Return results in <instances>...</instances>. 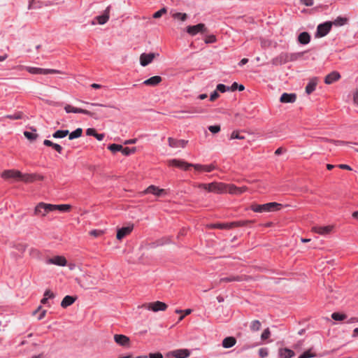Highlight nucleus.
<instances>
[{
    "label": "nucleus",
    "instance_id": "obj_56",
    "mask_svg": "<svg viewBox=\"0 0 358 358\" xmlns=\"http://www.w3.org/2000/svg\"><path fill=\"white\" fill-rule=\"evenodd\" d=\"M208 129L210 132H212L213 134H216L220 131V125L209 126Z\"/></svg>",
    "mask_w": 358,
    "mask_h": 358
},
{
    "label": "nucleus",
    "instance_id": "obj_16",
    "mask_svg": "<svg viewBox=\"0 0 358 358\" xmlns=\"http://www.w3.org/2000/svg\"><path fill=\"white\" fill-rule=\"evenodd\" d=\"M243 279L241 278V277H240V276H235V275H231V276H229V277L222 278L218 281L214 282L213 285L211 287V289L215 287H217V286L220 285V284H222L223 282H234V281H241Z\"/></svg>",
    "mask_w": 358,
    "mask_h": 358
},
{
    "label": "nucleus",
    "instance_id": "obj_17",
    "mask_svg": "<svg viewBox=\"0 0 358 358\" xmlns=\"http://www.w3.org/2000/svg\"><path fill=\"white\" fill-rule=\"evenodd\" d=\"M333 226L331 225L324 227L315 226L312 228V231L320 235L329 234L331 232Z\"/></svg>",
    "mask_w": 358,
    "mask_h": 358
},
{
    "label": "nucleus",
    "instance_id": "obj_52",
    "mask_svg": "<svg viewBox=\"0 0 358 358\" xmlns=\"http://www.w3.org/2000/svg\"><path fill=\"white\" fill-rule=\"evenodd\" d=\"M245 137L243 136H241L238 131H234L230 136V139H244Z\"/></svg>",
    "mask_w": 358,
    "mask_h": 358
},
{
    "label": "nucleus",
    "instance_id": "obj_22",
    "mask_svg": "<svg viewBox=\"0 0 358 358\" xmlns=\"http://www.w3.org/2000/svg\"><path fill=\"white\" fill-rule=\"evenodd\" d=\"M162 80V79L160 76H155L143 81V84L148 86H156L159 85Z\"/></svg>",
    "mask_w": 358,
    "mask_h": 358
},
{
    "label": "nucleus",
    "instance_id": "obj_47",
    "mask_svg": "<svg viewBox=\"0 0 358 358\" xmlns=\"http://www.w3.org/2000/svg\"><path fill=\"white\" fill-rule=\"evenodd\" d=\"M22 117V113L21 112H18L14 115H8L4 117V118H8L10 120H20Z\"/></svg>",
    "mask_w": 358,
    "mask_h": 358
},
{
    "label": "nucleus",
    "instance_id": "obj_45",
    "mask_svg": "<svg viewBox=\"0 0 358 358\" xmlns=\"http://www.w3.org/2000/svg\"><path fill=\"white\" fill-rule=\"evenodd\" d=\"M216 41H217V38L213 34L206 36L204 39V42L207 44L213 43H215Z\"/></svg>",
    "mask_w": 358,
    "mask_h": 358
},
{
    "label": "nucleus",
    "instance_id": "obj_30",
    "mask_svg": "<svg viewBox=\"0 0 358 358\" xmlns=\"http://www.w3.org/2000/svg\"><path fill=\"white\" fill-rule=\"evenodd\" d=\"M298 41L301 44H308L310 41V36L308 32H302L299 35Z\"/></svg>",
    "mask_w": 358,
    "mask_h": 358
},
{
    "label": "nucleus",
    "instance_id": "obj_53",
    "mask_svg": "<svg viewBox=\"0 0 358 358\" xmlns=\"http://www.w3.org/2000/svg\"><path fill=\"white\" fill-rule=\"evenodd\" d=\"M229 223L226 224H212L210 227L211 228H218V229H231V227H229Z\"/></svg>",
    "mask_w": 358,
    "mask_h": 358
},
{
    "label": "nucleus",
    "instance_id": "obj_10",
    "mask_svg": "<svg viewBox=\"0 0 358 358\" xmlns=\"http://www.w3.org/2000/svg\"><path fill=\"white\" fill-rule=\"evenodd\" d=\"M134 229V225L131 224L127 227H122L117 229L116 238L117 240L121 241L125 236L131 233Z\"/></svg>",
    "mask_w": 358,
    "mask_h": 358
},
{
    "label": "nucleus",
    "instance_id": "obj_13",
    "mask_svg": "<svg viewBox=\"0 0 358 358\" xmlns=\"http://www.w3.org/2000/svg\"><path fill=\"white\" fill-rule=\"evenodd\" d=\"M143 194H152L157 196H161L166 194L164 189H160L155 185L149 186L143 192Z\"/></svg>",
    "mask_w": 358,
    "mask_h": 358
},
{
    "label": "nucleus",
    "instance_id": "obj_12",
    "mask_svg": "<svg viewBox=\"0 0 358 358\" xmlns=\"http://www.w3.org/2000/svg\"><path fill=\"white\" fill-rule=\"evenodd\" d=\"M115 342L120 346L129 347L130 339L128 336L122 334H115L114 335Z\"/></svg>",
    "mask_w": 358,
    "mask_h": 358
},
{
    "label": "nucleus",
    "instance_id": "obj_46",
    "mask_svg": "<svg viewBox=\"0 0 358 358\" xmlns=\"http://www.w3.org/2000/svg\"><path fill=\"white\" fill-rule=\"evenodd\" d=\"M193 164L187 163L185 161L180 160V164L178 168L182 169L183 170H187L189 167H192Z\"/></svg>",
    "mask_w": 358,
    "mask_h": 358
},
{
    "label": "nucleus",
    "instance_id": "obj_61",
    "mask_svg": "<svg viewBox=\"0 0 358 358\" xmlns=\"http://www.w3.org/2000/svg\"><path fill=\"white\" fill-rule=\"evenodd\" d=\"M41 6L40 5H37L36 4V0H31L30 2H29V9H32V8H40Z\"/></svg>",
    "mask_w": 358,
    "mask_h": 358
},
{
    "label": "nucleus",
    "instance_id": "obj_29",
    "mask_svg": "<svg viewBox=\"0 0 358 358\" xmlns=\"http://www.w3.org/2000/svg\"><path fill=\"white\" fill-rule=\"evenodd\" d=\"M279 355L283 358H292L295 355V353L290 349L282 348L279 350Z\"/></svg>",
    "mask_w": 358,
    "mask_h": 358
},
{
    "label": "nucleus",
    "instance_id": "obj_9",
    "mask_svg": "<svg viewBox=\"0 0 358 358\" xmlns=\"http://www.w3.org/2000/svg\"><path fill=\"white\" fill-rule=\"evenodd\" d=\"M44 177L41 175L33 173V174H22L20 176V180L24 181V182H33L36 180H43Z\"/></svg>",
    "mask_w": 358,
    "mask_h": 358
},
{
    "label": "nucleus",
    "instance_id": "obj_36",
    "mask_svg": "<svg viewBox=\"0 0 358 358\" xmlns=\"http://www.w3.org/2000/svg\"><path fill=\"white\" fill-rule=\"evenodd\" d=\"M348 19L344 17H338L333 22H331L332 24L335 26H343L347 24Z\"/></svg>",
    "mask_w": 358,
    "mask_h": 358
},
{
    "label": "nucleus",
    "instance_id": "obj_58",
    "mask_svg": "<svg viewBox=\"0 0 358 358\" xmlns=\"http://www.w3.org/2000/svg\"><path fill=\"white\" fill-rule=\"evenodd\" d=\"M268 354V350L266 348H260L259 350V355L262 358L267 357Z\"/></svg>",
    "mask_w": 358,
    "mask_h": 358
},
{
    "label": "nucleus",
    "instance_id": "obj_18",
    "mask_svg": "<svg viewBox=\"0 0 358 358\" xmlns=\"http://www.w3.org/2000/svg\"><path fill=\"white\" fill-rule=\"evenodd\" d=\"M169 145L171 148H185L187 141L185 140H177L171 137L168 138Z\"/></svg>",
    "mask_w": 358,
    "mask_h": 358
},
{
    "label": "nucleus",
    "instance_id": "obj_7",
    "mask_svg": "<svg viewBox=\"0 0 358 358\" xmlns=\"http://www.w3.org/2000/svg\"><path fill=\"white\" fill-rule=\"evenodd\" d=\"M47 264H55L59 266H64L67 264V261L64 256H54L47 258L45 260Z\"/></svg>",
    "mask_w": 358,
    "mask_h": 358
},
{
    "label": "nucleus",
    "instance_id": "obj_39",
    "mask_svg": "<svg viewBox=\"0 0 358 358\" xmlns=\"http://www.w3.org/2000/svg\"><path fill=\"white\" fill-rule=\"evenodd\" d=\"M318 140L320 141L331 142V143H334L336 145H345V144L348 143V142H345V141L330 140L327 138H319Z\"/></svg>",
    "mask_w": 358,
    "mask_h": 358
},
{
    "label": "nucleus",
    "instance_id": "obj_27",
    "mask_svg": "<svg viewBox=\"0 0 358 358\" xmlns=\"http://www.w3.org/2000/svg\"><path fill=\"white\" fill-rule=\"evenodd\" d=\"M51 208L52 209V211L59 210L61 212H69L71 209V206L69 204H52Z\"/></svg>",
    "mask_w": 358,
    "mask_h": 358
},
{
    "label": "nucleus",
    "instance_id": "obj_48",
    "mask_svg": "<svg viewBox=\"0 0 358 358\" xmlns=\"http://www.w3.org/2000/svg\"><path fill=\"white\" fill-rule=\"evenodd\" d=\"M24 135L27 139H29L30 141H34V140L36 139V138L38 136V135L36 134L31 133L29 131H24Z\"/></svg>",
    "mask_w": 358,
    "mask_h": 358
},
{
    "label": "nucleus",
    "instance_id": "obj_15",
    "mask_svg": "<svg viewBox=\"0 0 358 358\" xmlns=\"http://www.w3.org/2000/svg\"><path fill=\"white\" fill-rule=\"evenodd\" d=\"M157 55H156L155 53H148V54L143 53V54H141L140 56L141 65L143 66H145L148 65L149 64H150L152 62V60L155 59V57Z\"/></svg>",
    "mask_w": 358,
    "mask_h": 358
},
{
    "label": "nucleus",
    "instance_id": "obj_51",
    "mask_svg": "<svg viewBox=\"0 0 358 358\" xmlns=\"http://www.w3.org/2000/svg\"><path fill=\"white\" fill-rule=\"evenodd\" d=\"M167 12V10L166 8H162L159 10L157 11L154 13L153 17L154 18H159L162 16V15L165 14Z\"/></svg>",
    "mask_w": 358,
    "mask_h": 358
},
{
    "label": "nucleus",
    "instance_id": "obj_8",
    "mask_svg": "<svg viewBox=\"0 0 358 358\" xmlns=\"http://www.w3.org/2000/svg\"><path fill=\"white\" fill-rule=\"evenodd\" d=\"M331 22H327L324 24H319L317 29L316 36L319 37L326 36L331 30Z\"/></svg>",
    "mask_w": 358,
    "mask_h": 358
},
{
    "label": "nucleus",
    "instance_id": "obj_1",
    "mask_svg": "<svg viewBox=\"0 0 358 358\" xmlns=\"http://www.w3.org/2000/svg\"><path fill=\"white\" fill-rule=\"evenodd\" d=\"M282 204L276 202H271L265 204H252L250 206L252 210L256 213L273 212L280 210Z\"/></svg>",
    "mask_w": 358,
    "mask_h": 358
},
{
    "label": "nucleus",
    "instance_id": "obj_59",
    "mask_svg": "<svg viewBox=\"0 0 358 358\" xmlns=\"http://www.w3.org/2000/svg\"><path fill=\"white\" fill-rule=\"evenodd\" d=\"M180 160H179V159H171V160H169L168 164L169 166H173L178 167V165L180 164Z\"/></svg>",
    "mask_w": 358,
    "mask_h": 358
},
{
    "label": "nucleus",
    "instance_id": "obj_3",
    "mask_svg": "<svg viewBox=\"0 0 358 358\" xmlns=\"http://www.w3.org/2000/svg\"><path fill=\"white\" fill-rule=\"evenodd\" d=\"M52 204L43 202L39 203L34 208V215L36 216L45 217L49 212H52Z\"/></svg>",
    "mask_w": 358,
    "mask_h": 358
},
{
    "label": "nucleus",
    "instance_id": "obj_26",
    "mask_svg": "<svg viewBox=\"0 0 358 358\" xmlns=\"http://www.w3.org/2000/svg\"><path fill=\"white\" fill-rule=\"evenodd\" d=\"M236 343V339L233 336H229V337L225 338L222 341V345L223 348H231L234 345H235Z\"/></svg>",
    "mask_w": 358,
    "mask_h": 358
},
{
    "label": "nucleus",
    "instance_id": "obj_24",
    "mask_svg": "<svg viewBox=\"0 0 358 358\" xmlns=\"http://www.w3.org/2000/svg\"><path fill=\"white\" fill-rule=\"evenodd\" d=\"M192 167L194 168L195 170L199 171H206V172H211L212 171L215 169V166L213 164L209 165H201V164H194Z\"/></svg>",
    "mask_w": 358,
    "mask_h": 358
},
{
    "label": "nucleus",
    "instance_id": "obj_14",
    "mask_svg": "<svg viewBox=\"0 0 358 358\" xmlns=\"http://www.w3.org/2000/svg\"><path fill=\"white\" fill-rule=\"evenodd\" d=\"M64 110L67 113H83V114L88 115L90 116L93 115V113L87 110L76 108V107H74L69 104H66L64 106Z\"/></svg>",
    "mask_w": 358,
    "mask_h": 358
},
{
    "label": "nucleus",
    "instance_id": "obj_33",
    "mask_svg": "<svg viewBox=\"0 0 358 358\" xmlns=\"http://www.w3.org/2000/svg\"><path fill=\"white\" fill-rule=\"evenodd\" d=\"M317 84V80L316 78H313L312 80H310L306 87V92L308 94H311L315 90Z\"/></svg>",
    "mask_w": 358,
    "mask_h": 358
},
{
    "label": "nucleus",
    "instance_id": "obj_60",
    "mask_svg": "<svg viewBox=\"0 0 358 358\" xmlns=\"http://www.w3.org/2000/svg\"><path fill=\"white\" fill-rule=\"evenodd\" d=\"M227 90H229L223 84H218L217 85V90L220 91V92H225Z\"/></svg>",
    "mask_w": 358,
    "mask_h": 358
},
{
    "label": "nucleus",
    "instance_id": "obj_28",
    "mask_svg": "<svg viewBox=\"0 0 358 358\" xmlns=\"http://www.w3.org/2000/svg\"><path fill=\"white\" fill-rule=\"evenodd\" d=\"M76 299V297L66 296L61 302V306L64 308L72 305Z\"/></svg>",
    "mask_w": 358,
    "mask_h": 358
},
{
    "label": "nucleus",
    "instance_id": "obj_32",
    "mask_svg": "<svg viewBox=\"0 0 358 358\" xmlns=\"http://www.w3.org/2000/svg\"><path fill=\"white\" fill-rule=\"evenodd\" d=\"M223 189V194L229 192L231 194L237 195L238 187L233 184H225V187Z\"/></svg>",
    "mask_w": 358,
    "mask_h": 358
},
{
    "label": "nucleus",
    "instance_id": "obj_55",
    "mask_svg": "<svg viewBox=\"0 0 358 358\" xmlns=\"http://www.w3.org/2000/svg\"><path fill=\"white\" fill-rule=\"evenodd\" d=\"M103 231L101 230L94 229L90 232V234L94 237H99L103 235Z\"/></svg>",
    "mask_w": 358,
    "mask_h": 358
},
{
    "label": "nucleus",
    "instance_id": "obj_43",
    "mask_svg": "<svg viewBox=\"0 0 358 358\" xmlns=\"http://www.w3.org/2000/svg\"><path fill=\"white\" fill-rule=\"evenodd\" d=\"M136 152V148H123L122 147V153L125 155V156H128L131 154H133Z\"/></svg>",
    "mask_w": 358,
    "mask_h": 358
},
{
    "label": "nucleus",
    "instance_id": "obj_37",
    "mask_svg": "<svg viewBox=\"0 0 358 358\" xmlns=\"http://www.w3.org/2000/svg\"><path fill=\"white\" fill-rule=\"evenodd\" d=\"M83 129L81 128H78L75 131H72L69 135V138L70 140L79 138L82 136Z\"/></svg>",
    "mask_w": 358,
    "mask_h": 358
},
{
    "label": "nucleus",
    "instance_id": "obj_35",
    "mask_svg": "<svg viewBox=\"0 0 358 358\" xmlns=\"http://www.w3.org/2000/svg\"><path fill=\"white\" fill-rule=\"evenodd\" d=\"M252 222V221H250V220H240V221H236V222H232L229 223V227L234 228V227H244Z\"/></svg>",
    "mask_w": 358,
    "mask_h": 358
},
{
    "label": "nucleus",
    "instance_id": "obj_64",
    "mask_svg": "<svg viewBox=\"0 0 358 358\" xmlns=\"http://www.w3.org/2000/svg\"><path fill=\"white\" fill-rule=\"evenodd\" d=\"M354 103L358 106V90H357L353 94Z\"/></svg>",
    "mask_w": 358,
    "mask_h": 358
},
{
    "label": "nucleus",
    "instance_id": "obj_38",
    "mask_svg": "<svg viewBox=\"0 0 358 358\" xmlns=\"http://www.w3.org/2000/svg\"><path fill=\"white\" fill-rule=\"evenodd\" d=\"M69 134V130H57L52 134V136L56 138H62L66 136Z\"/></svg>",
    "mask_w": 358,
    "mask_h": 358
},
{
    "label": "nucleus",
    "instance_id": "obj_31",
    "mask_svg": "<svg viewBox=\"0 0 358 358\" xmlns=\"http://www.w3.org/2000/svg\"><path fill=\"white\" fill-rule=\"evenodd\" d=\"M171 15L173 19L180 20L181 22H185L188 18V15L187 13L171 11Z\"/></svg>",
    "mask_w": 358,
    "mask_h": 358
},
{
    "label": "nucleus",
    "instance_id": "obj_63",
    "mask_svg": "<svg viewBox=\"0 0 358 358\" xmlns=\"http://www.w3.org/2000/svg\"><path fill=\"white\" fill-rule=\"evenodd\" d=\"M150 358H163V355L160 352L157 353H150L149 355Z\"/></svg>",
    "mask_w": 358,
    "mask_h": 358
},
{
    "label": "nucleus",
    "instance_id": "obj_62",
    "mask_svg": "<svg viewBox=\"0 0 358 358\" xmlns=\"http://www.w3.org/2000/svg\"><path fill=\"white\" fill-rule=\"evenodd\" d=\"M300 2L306 6H311L314 3V0H299Z\"/></svg>",
    "mask_w": 358,
    "mask_h": 358
},
{
    "label": "nucleus",
    "instance_id": "obj_42",
    "mask_svg": "<svg viewBox=\"0 0 358 358\" xmlns=\"http://www.w3.org/2000/svg\"><path fill=\"white\" fill-rule=\"evenodd\" d=\"M108 149L110 150L113 152H115L117 151L122 152V145L113 143V144L108 145Z\"/></svg>",
    "mask_w": 358,
    "mask_h": 358
},
{
    "label": "nucleus",
    "instance_id": "obj_49",
    "mask_svg": "<svg viewBox=\"0 0 358 358\" xmlns=\"http://www.w3.org/2000/svg\"><path fill=\"white\" fill-rule=\"evenodd\" d=\"M303 358H311L316 357V354L312 352V349H309L302 354Z\"/></svg>",
    "mask_w": 358,
    "mask_h": 358
},
{
    "label": "nucleus",
    "instance_id": "obj_6",
    "mask_svg": "<svg viewBox=\"0 0 358 358\" xmlns=\"http://www.w3.org/2000/svg\"><path fill=\"white\" fill-rule=\"evenodd\" d=\"M26 70L31 74H48V73H62L59 70L56 69H47L37 67L27 66Z\"/></svg>",
    "mask_w": 358,
    "mask_h": 358
},
{
    "label": "nucleus",
    "instance_id": "obj_19",
    "mask_svg": "<svg viewBox=\"0 0 358 358\" xmlns=\"http://www.w3.org/2000/svg\"><path fill=\"white\" fill-rule=\"evenodd\" d=\"M287 62V53L282 52L278 56L272 59V64L274 65H281Z\"/></svg>",
    "mask_w": 358,
    "mask_h": 358
},
{
    "label": "nucleus",
    "instance_id": "obj_40",
    "mask_svg": "<svg viewBox=\"0 0 358 358\" xmlns=\"http://www.w3.org/2000/svg\"><path fill=\"white\" fill-rule=\"evenodd\" d=\"M331 317L333 320L336 321H343L347 318V315L343 313H334L331 314Z\"/></svg>",
    "mask_w": 358,
    "mask_h": 358
},
{
    "label": "nucleus",
    "instance_id": "obj_50",
    "mask_svg": "<svg viewBox=\"0 0 358 358\" xmlns=\"http://www.w3.org/2000/svg\"><path fill=\"white\" fill-rule=\"evenodd\" d=\"M172 241L170 237H164L157 241V245H163L164 244H169Z\"/></svg>",
    "mask_w": 358,
    "mask_h": 358
},
{
    "label": "nucleus",
    "instance_id": "obj_54",
    "mask_svg": "<svg viewBox=\"0 0 358 358\" xmlns=\"http://www.w3.org/2000/svg\"><path fill=\"white\" fill-rule=\"evenodd\" d=\"M244 88L245 87L243 85H238L237 83H234L230 87L231 91H235L237 89H238L239 91H243L244 90Z\"/></svg>",
    "mask_w": 358,
    "mask_h": 358
},
{
    "label": "nucleus",
    "instance_id": "obj_4",
    "mask_svg": "<svg viewBox=\"0 0 358 358\" xmlns=\"http://www.w3.org/2000/svg\"><path fill=\"white\" fill-rule=\"evenodd\" d=\"M141 308H145L149 310H152L153 312H157V311H164L167 308V305L162 301H155L152 303H146L143 304Z\"/></svg>",
    "mask_w": 358,
    "mask_h": 358
},
{
    "label": "nucleus",
    "instance_id": "obj_21",
    "mask_svg": "<svg viewBox=\"0 0 358 358\" xmlns=\"http://www.w3.org/2000/svg\"><path fill=\"white\" fill-rule=\"evenodd\" d=\"M341 78V75L337 71H333L328 74L324 79V83L327 85H330L334 82L338 80Z\"/></svg>",
    "mask_w": 358,
    "mask_h": 358
},
{
    "label": "nucleus",
    "instance_id": "obj_41",
    "mask_svg": "<svg viewBox=\"0 0 358 358\" xmlns=\"http://www.w3.org/2000/svg\"><path fill=\"white\" fill-rule=\"evenodd\" d=\"M261 322L259 320H253L250 323V329L252 331H259L261 328Z\"/></svg>",
    "mask_w": 358,
    "mask_h": 358
},
{
    "label": "nucleus",
    "instance_id": "obj_5",
    "mask_svg": "<svg viewBox=\"0 0 358 358\" xmlns=\"http://www.w3.org/2000/svg\"><path fill=\"white\" fill-rule=\"evenodd\" d=\"M186 31L192 36H196L199 33H206L207 28L203 23H199L196 25H189L186 28Z\"/></svg>",
    "mask_w": 358,
    "mask_h": 358
},
{
    "label": "nucleus",
    "instance_id": "obj_20",
    "mask_svg": "<svg viewBox=\"0 0 358 358\" xmlns=\"http://www.w3.org/2000/svg\"><path fill=\"white\" fill-rule=\"evenodd\" d=\"M296 99V95L295 94L283 93L280 98V101L285 103H294Z\"/></svg>",
    "mask_w": 358,
    "mask_h": 358
},
{
    "label": "nucleus",
    "instance_id": "obj_34",
    "mask_svg": "<svg viewBox=\"0 0 358 358\" xmlns=\"http://www.w3.org/2000/svg\"><path fill=\"white\" fill-rule=\"evenodd\" d=\"M43 144L46 146L52 147L53 149H55L57 152L61 153L62 151V147L57 144L55 143L50 140H45L43 141Z\"/></svg>",
    "mask_w": 358,
    "mask_h": 358
},
{
    "label": "nucleus",
    "instance_id": "obj_23",
    "mask_svg": "<svg viewBox=\"0 0 358 358\" xmlns=\"http://www.w3.org/2000/svg\"><path fill=\"white\" fill-rule=\"evenodd\" d=\"M171 355L176 358H187L190 353L187 349H180L171 352Z\"/></svg>",
    "mask_w": 358,
    "mask_h": 358
},
{
    "label": "nucleus",
    "instance_id": "obj_44",
    "mask_svg": "<svg viewBox=\"0 0 358 358\" xmlns=\"http://www.w3.org/2000/svg\"><path fill=\"white\" fill-rule=\"evenodd\" d=\"M303 53H287V62L296 60Z\"/></svg>",
    "mask_w": 358,
    "mask_h": 358
},
{
    "label": "nucleus",
    "instance_id": "obj_57",
    "mask_svg": "<svg viewBox=\"0 0 358 358\" xmlns=\"http://www.w3.org/2000/svg\"><path fill=\"white\" fill-rule=\"evenodd\" d=\"M271 336V331L268 328L266 329L262 334L261 338L262 340H266Z\"/></svg>",
    "mask_w": 358,
    "mask_h": 358
},
{
    "label": "nucleus",
    "instance_id": "obj_11",
    "mask_svg": "<svg viewBox=\"0 0 358 358\" xmlns=\"http://www.w3.org/2000/svg\"><path fill=\"white\" fill-rule=\"evenodd\" d=\"M1 176L5 179L14 178L20 180L22 173L17 170L10 169L4 171Z\"/></svg>",
    "mask_w": 358,
    "mask_h": 358
},
{
    "label": "nucleus",
    "instance_id": "obj_2",
    "mask_svg": "<svg viewBox=\"0 0 358 358\" xmlns=\"http://www.w3.org/2000/svg\"><path fill=\"white\" fill-rule=\"evenodd\" d=\"M225 183L213 182L210 183H200L197 185V187L203 189L208 192H213L216 194H223Z\"/></svg>",
    "mask_w": 358,
    "mask_h": 358
},
{
    "label": "nucleus",
    "instance_id": "obj_25",
    "mask_svg": "<svg viewBox=\"0 0 358 358\" xmlns=\"http://www.w3.org/2000/svg\"><path fill=\"white\" fill-rule=\"evenodd\" d=\"M109 12H110V7H107L106 9L104 11V13L101 15H99L96 17V20H97L98 23L99 24H104L106 23L109 19Z\"/></svg>",
    "mask_w": 358,
    "mask_h": 358
}]
</instances>
